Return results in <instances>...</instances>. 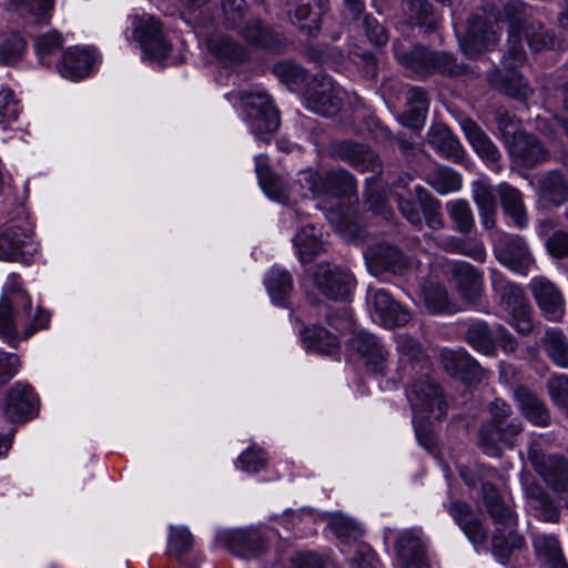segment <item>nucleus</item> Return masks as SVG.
<instances>
[{
	"instance_id": "nucleus-58",
	"label": "nucleus",
	"mask_w": 568,
	"mask_h": 568,
	"mask_svg": "<svg viewBox=\"0 0 568 568\" xmlns=\"http://www.w3.org/2000/svg\"><path fill=\"white\" fill-rule=\"evenodd\" d=\"M63 38L55 30L45 32L36 38L34 48L38 57L43 59L62 47Z\"/></svg>"
},
{
	"instance_id": "nucleus-18",
	"label": "nucleus",
	"mask_w": 568,
	"mask_h": 568,
	"mask_svg": "<svg viewBox=\"0 0 568 568\" xmlns=\"http://www.w3.org/2000/svg\"><path fill=\"white\" fill-rule=\"evenodd\" d=\"M314 284L327 298L344 300L354 287V278L338 266L320 264L314 273Z\"/></svg>"
},
{
	"instance_id": "nucleus-3",
	"label": "nucleus",
	"mask_w": 568,
	"mask_h": 568,
	"mask_svg": "<svg viewBox=\"0 0 568 568\" xmlns=\"http://www.w3.org/2000/svg\"><path fill=\"white\" fill-rule=\"evenodd\" d=\"M490 282L500 305L509 314L510 324L521 334L530 333L532 331L531 307L524 295L523 288L509 282L496 268L490 270Z\"/></svg>"
},
{
	"instance_id": "nucleus-2",
	"label": "nucleus",
	"mask_w": 568,
	"mask_h": 568,
	"mask_svg": "<svg viewBox=\"0 0 568 568\" xmlns=\"http://www.w3.org/2000/svg\"><path fill=\"white\" fill-rule=\"evenodd\" d=\"M407 399L413 412V425L420 439L432 420L446 414L447 404L438 384L428 375L416 379L407 390Z\"/></svg>"
},
{
	"instance_id": "nucleus-63",
	"label": "nucleus",
	"mask_w": 568,
	"mask_h": 568,
	"mask_svg": "<svg viewBox=\"0 0 568 568\" xmlns=\"http://www.w3.org/2000/svg\"><path fill=\"white\" fill-rule=\"evenodd\" d=\"M457 254L466 255L476 262H484L487 251L484 243L475 237H463Z\"/></svg>"
},
{
	"instance_id": "nucleus-30",
	"label": "nucleus",
	"mask_w": 568,
	"mask_h": 568,
	"mask_svg": "<svg viewBox=\"0 0 568 568\" xmlns=\"http://www.w3.org/2000/svg\"><path fill=\"white\" fill-rule=\"evenodd\" d=\"M446 372L456 378L473 382L479 375L478 363L464 349H448L442 353Z\"/></svg>"
},
{
	"instance_id": "nucleus-35",
	"label": "nucleus",
	"mask_w": 568,
	"mask_h": 568,
	"mask_svg": "<svg viewBox=\"0 0 568 568\" xmlns=\"http://www.w3.org/2000/svg\"><path fill=\"white\" fill-rule=\"evenodd\" d=\"M518 409L534 425L546 426L550 416L545 404L526 387L519 386L514 392Z\"/></svg>"
},
{
	"instance_id": "nucleus-8",
	"label": "nucleus",
	"mask_w": 568,
	"mask_h": 568,
	"mask_svg": "<svg viewBox=\"0 0 568 568\" xmlns=\"http://www.w3.org/2000/svg\"><path fill=\"white\" fill-rule=\"evenodd\" d=\"M23 307L24 312L31 308L30 296L20 287L19 277L10 275L4 284L3 294L0 298V336L11 342L17 336V324L13 310Z\"/></svg>"
},
{
	"instance_id": "nucleus-41",
	"label": "nucleus",
	"mask_w": 568,
	"mask_h": 568,
	"mask_svg": "<svg viewBox=\"0 0 568 568\" xmlns=\"http://www.w3.org/2000/svg\"><path fill=\"white\" fill-rule=\"evenodd\" d=\"M532 544L538 558L548 568H568L559 541L554 535H534Z\"/></svg>"
},
{
	"instance_id": "nucleus-49",
	"label": "nucleus",
	"mask_w": 568,
	"mask_h": 568,
	"mask_svg": "<svg viewBox=\"0 0 568 568\" xmlns=\"http://www.w3.org/2000/svg\"><path fill=\"white\" fill-rule=\"evenodd\" d=\"M424 303L433 314L454 313L456 305L452 302L446 288L438 283H428L423 288Z\"/></svg>"
},
{
	"instance_id": "nucleus-16",
	"label": "nucleus",
	"mask_w": 568,
	"mask_h": 568,
	"mask_svg": "<svg viewBox=\"0 0 568 568\" xmlns=\"http://www.w3.org/2000/svg\"><path fill=\"white\" fill-rule=\"evenodd\" d=\"M367 302L373 320L386 327L404 325L410 318L409 312L383 288L369 287Z\"/></svg>"
},
{
	"instance_id": "nucleus-60",
	"label": "nucleus",
	"mask_w": 568,
	"mask_h": 568,
	"mask_svg": "<svg viewBox=\"0 0 568 568\" xmlns=\"http://www.w3.org/2000/svg\"><path fill=\"white\" fill-rule=\"evenodd\" d=\"M274 74L284 83L297 84L305 79V71L296 63L283 61L274 65Z\"/></svg>"
},
{
	"instance_id": "nucleus-4",
	"label": "nucleus",
	"mask_w": 568,
	"mask_h": 568,
	"mask_svg": "<svg viewBox=\"0 0 568 568\" xmlns=\"http://www.w3.org/2000/svg\"><path fill=\"white\" fill-rule=\"evenodd\" d=\"M535 51L546 50L554 44V34L538 21H525L518 26L511 24L508 31L506 60L511 67L521 64L526 59L523 41Z\"/></svg>"
},
{
	"instance_id": "nucleus-56",
	"label": "nucleus",
	"mask_w": 568,
	"mask_h": 568,
	"mask_svg": "<svg viewBox=\"0 0 568 568\" xmlns=\"http://www.w3.org/2000/svg\"><path fill=\"white\" fill-rule=\"evenodd\" d=\"M193 538L189 529L184 526L170 527V535L168 541V550L171 555L181 559L192 546Z\"/></svg>"
},
{
	"instance_id": "nucleus-26",
	"label": "nucleus",
	"mask_w": 568,
	"mask_h": 568,
	"mask_svg": "<svg viewBox=\"0 0 568 568\" xmlns=\"http://www.w3.org/2000/svg\"><path fill=\"white\" fill-rule=\"evenodd\" d=\"M95 53L85 48H69L58 65L62 78L77 81L88 77L95 64Z\"/></svg>"
},
{
	"instance_id": "nucleus-37",
	"label": "nucleus",
	"mask_w": 568,
	"mask_h": 568,
	"mask_svg": "<svg viewBox=\"0 0 568 568\" xmlns=\"http://www.w3.org/2000/svg\"><path fill=\"white\" fill-rule=\"evenodd\" d=\"M335 152L361 171H375L379 165L377 155L363 144L343 141L336 146Z\"/></svg>"
},
{
	"instance_id": "nucleus-12",
	"label": "nucleus",
	"mask_w": 568,
	"mask_h": 568,
	"mask_svg": "<svg viewBox=\"0 0 568 568\" xmlns=\"http://www.w3.org/2000/svg\"><path fill=\"white\" fill-rule=\"evenodd\" d=\"M494 255L510 271L527 275L535 265L532 254L519 235H501L494 242Z\"/></svg>"
},
{
	"instance_id": "nucleus-39",
	"label": "nucleus",
	"mask_w": 568,
	"mask_h": 568,
	"mask_svg": "<svg viewBox=\"0 0 568 568\" xmlns=\"http://www.w3.org/2000/svg\"><path fill=\"white\" fill-rule=\"evenodd\" d=\"M394 52L398 62L419 75H428L433 72L432 51L416 47L407 51L402 43H394Z\"/></svg>"
},
{
	"instance_id": "nucleus-17",
	"label": "nucleus",
	"mask_w": 568,
	"mask_h": 568,
	"mask_svg": "<svg viewBox=\"0 0 568 568\" xmlns=\"http://www.w3.org/2000/svg\"><path fill=\"white\" fill-rule=\"evenodd\" d=\"M529 457L546 484L568 506V460L558 456L541 458L536 452H530Z\"/></svg>"
},
{
	"instance_id": "nucleus-45",
	"label": "nucleus",
	"mask_w": 568,
	"mask_h": 568,
	"mask_svg": "<svg viewBox=\"0 0 568 568\" xmlns=\"http://www.w3.org/2000/svg\"><path fill=\"white\" fill-rule=\"evenodd\" d=\"M304 346L315 353L331 355L339 348L337 337L322 326H313L303 333Z\"/></svg>"
},
{
	"instance_id": "nucleus-53",
	"label": "nucleus",
	"mask_w": 568,
	"mask_h": 568,
	"mask_svg": "<svg viewBox=\"0 0 568 568\" xmlns=\"http://www.w3.org/2000/svg\"><path fill=\"white\" fill-rule=\"evenodd\" d=\"M428 181L440 194L455 192L462 187L460 175L449 168H438L429 174Z\"/></svg>"
},
{
	"instance_id": "nucleus-6",
	"label": "nucleus",
	"mask_w": 568,
	"mask_h": 568,
	"mask_svg": "<svg viewBox=\"0 0 568 568\" xmlns=\"http://www.w3.org/2000/svg\"><path fill=\"white\" fill-rule=\"evenodd\" d=\"M243 106L246 122L257 138L275 132L280 126V115L270 97L262 90L243 93Z\"/></svg>"
},
{
	"instance_id": "nucleus-62",
	"label": "nucleus",
	"mask_w": 568,
	"mask_h": 568,
	"mask_svg": "<svg viewBox=\"0 0 568 568\" xmlns=\"http://www.w3.org/2000/svg\"><path fill=\"white\" fill-rule=\"evenodd\" d=\"M397 351L400 356V361H414L418 359L422 355V347L417 339L407 335L400 334L396 338Z\"/></svg>"
},
{
	"instance_id": "nucleus-33",
	"label": "nucleus",
	"mask_w": 568,
	"mask_h": 568,
	"mask_svg": "<svg viewBox=\"0 0 568 568\" xmlns=\"http://www.w3.org/2000/svg\"><path fill=\"white\" fill-rule=\"evenodd\" d=\"M54 1L53 0H9L8 9L28 23L45 24L50 21Z\"/></svg>"
},
{
	"instance_id": "nucleus-14",
	"label": "nucleus",
	"mask_w": 568,
	"mask_h": 568,
	"mask_svg": "<svg viewBox=\"0 0 568 568\" xmlns=\"http://www.w3.org/2000/svg\"><path fill=\"white\" fill-rule=\"evenodd\" d=\"M300 183L314 195L341 196L351 194L355 190L354 178L345 170L329 171L324 176L306 170L301 172Z\"/></svg>"
},
{
	"instance_id": "nucleus-38",
	"label": "nucleus",
	"mask_w": 568,
	"mask_h": 568,
	"mask_svg": "<svg viewBox=\"0 0 568 568\" xmlns=\"http://www.w3.org/2000/svg\"><path fill=\"white\" fill-rule=\"evenodd\" d=\"M427 141L442 156L453 161L462 160L463 148L448 128L444 125L433 126L427 134Z\"/></svg>"
},
{
	"instance_id": "nucleus-1",
	"label": "nucleus",
	"mask_w": 568,
	"mask_h": 568,
	"mask_svg": "<svg viewBox=\"0 0 568 568\" xmlns=\"http://www.w3.org/2000/svg\"><path fill=\"white\" fill-rule=\"evenodd\" d=\"M481 490L488 513L498 525L493 534V554L498 560L504 561L510 551L521 548L524 539L514 529L516 517L513 509L500 498L496 488L485 481Z\"/></svg>"
},
{
	"instance_id": "nucleus-24",
	"label": "nucleus",
	"mask_w": 568,
	"mask_h": 568,
	"mask_svg": "<svg viewBox=\"0 0 568 568\" xmlns=\"http://www.w3.org/2000/svg\"><path fill=\"white\" fill-rule=\"evenodd\" d=\"M508 151L515 160L528 168L546 162L550 156L539 140L526 132L514 133Z\"/></svg>"
},
{
	"instance_id": "nucleus-21",
	"label": "nucleus",
	"mask_w": 568,
	"mask_h": 568,
	"mask_svg": "<svg viewBox=\"0 0 568 568\" xmlns=\"http://www.w3.org/2000/svg\"><path fill=\"white\" fill-rule=\"evenodd\" d=\"M447 267L460 296L469 303L477 304L484 290L481 273L463 261L450 262Z\"/></svg>"
},
{
	"instance_id": "nucleus-10",
	"label": "nucleus",
	"mask_w": 568,
	"mask_h": 568,
	"mask_svg": "<svg viewBox=\"0 0 568 568\" xmlns=\"http://www.w3.org/2000/svg\"><path fill=\"white\" fill-rule=\"evenodd\" d=\"M222 11L227 22L251 43L264 48H272L273 37L268 29L255 18L245 20L244 0H222Z\"/></svg>"
},
{
	"instance_id": "nucleus-36",
	"label": "nucleus",
	"mask_w": 568,
	"mask_h": 568,
	"mask_svg": "<svg viewBox=\"0 0 568 568\" xmlns=\"http://www.w3.org/2000/svg\"><path fill=\"white\" fill-rule=\"evenodd\" d=\"M471 195L479 211L483 226L487 230L493 229L495 226L497 203L491 186L484 180L474 181Z\"/></svg>"
},
{
	"instance_id": "nucleus-61",
	"label": "nucleus",
	"mask_w": 568,
	"mask_h": 568,
	"mask_svg": "<svg viewBox=\"0 0 568 568\" xmlns=\"http://www.w3.org/2000/svg\"><path fill=\"white\" fill-rule=\"evenodd\" d=\"M548 392L551 399L568 413V376H555L548 382Z\"/></svg>"
},
{
	"instance_id": "nucleus-42",
	"label": "nucleus",
	"mask_w": 568,
	"mask_h": 568,
	"mask_svg": "<svg viewBox=\"0 0 568 568\" xmlns=\"http://www.w3.org/2000/svg\"><path fill=\"white\" fill-rule=\"evenodd\" d=\"M230 548L240 557L257 556L265 549L260 531L255 529L234 530L230 536Z\"/></svg>"
},
{
	"instance_id": "nucleus-7",
	"label": "nucleus",
	"mask_w": 568,
	"mask_h": 568,
	"mask_svg": "<svg viewBox=\"0 0 568 568\" xmlns=\"http://www.w3.org/2000/svg\"><path fill=\"white\" fill-rule=\"evenodd\" d=\"M396 568H430L427 557V539L419 528L400 531L394 541Z\"/></svg>"
},
{
	"instance_id": "nucleus-11",
	"label": "nucleus",
	"mask_w": 568,
	"mask_h": 568,
	"mask_svg": "<svg viewBox=\"0 0 568 568\" xmlns=\"http://www.w3.org/2000/svg\"><path fill=\"white\" fill-rule=\"evenodd\" d=\"M497 7L487 12L485 20L474 17L468 21L467 33L460 42L463 51L470 58L479 54L484 49L497 41L500 31V19L497 17Z\"/></svg>"
},
{
	"instance_id": "nucleus-9",
	"label": "nucleus",
	"mask_w": 568,
	"mask_h": 568,
	"mask_svg": "<svg viewBox=\"0 0 568 568\" xmlns=\"http://www.w3.org/2000/svg\"><path fill=\"white\" fill-rule=\"evenodd\" d=\"M393 196L402 215L414 226H422L420 210L429 203L432 197L419 184L413 183L410 175L399 176L394 184Z\"/></svg>"
},
{
	"instance_id": "nucleus-23",
	"label": "nucleus",
	"mask_w": 568,
	"mask_h": 568,
	"mask_svg": "<svg viewBox=\"0 0 568 568\" xmlns=\"http://www.w3.org/2000/svg\"><path fill=\"white\" fill-rule=\"evenodd\" d=\"M529 287L542 312L552 321H560L565 313V303L561 292L549 280L534 277Z\"/></svg>"
},
{
	"instance_id": "nucleus-34",
	"label": "nucleus",
	"mask_w": 568,
	"mask_h": 568,
	"mask_svg": "<svg viewBox=\"0 0 568 568\" xmlns=\"http://www.w3.org/2000/svg\"><path fill=\"white\" fill-rule=\"evenodd\" d=\"M496 193L499 195L501 207L513 223L524 229L528 224L527 212L523 199V194L510 184L504 182L498 184Z\"/></svg>"
},
{
	"instance_id": "nucleus-51",
	"label": "nucleus",
	"mask_w": 568,
	"mask_h": 568,
	"mask_svg": "<svg viewBox=\"0 0 568 568\" xmlns=\"http://www.w3.org/2000/svg\"><path fill=\"white\" fill-rule=\"evenodd\" d=\"M281 568H338L328 557L312 551L295 552L286 562L280 561Z\"/></svg>"
},
{
	"instance_id": "nucleus-32",
	"label": "nucleus",
	"mask_w": 568,
	"mask_h": 568,
	"mask_svg": "<svg viewBox=\"0 0 568 568\" xmlns=\"http://www.w3.org/2000/svg\"><path fill=\"white\" fill-rule=\"evenodd\" d=\"M365 260L372 271L384 268L397 272L407 266L403 253L396 246L388 244L369 247L365 252Z\"/></svg>"
},
{
	"instance_id": "nucleus-19",
	"label": "nucleus",
	"mask_w": 568,
	"mask_h": 568,
	"mask_svg": "<svg viewBox=\"0 0 568 568\" xmlns=\"http://www.w3.org/2000/svg\"><path fill=\"white\" fill-rule=\"evenodd\" d=\"M466 338L475 349L486 355H491L496 345H500L507 352H513L516 348L514 337L503 326H497L493 333L488 325L483 322L471 323L467 329Z\"/></svg>"
},
{
	"instance_id": "nucleus-47",
	"label": "nucleus",
	"mask_w": 568,
	"mask_h": 568,
	"mask_svg": "<svg viewBox=\"0 0 568 568\" xmlns=\"http://www.w3.org/2000/svg\"><path fill=\"white\" fill-rule=\"evenodd\" d=\"M406 100L407 109L403 114V122L407 126L419 128L428 110L426 93L423 89L414 87L408 90Z\"/></svg>"
},
{
	"instance_id": "nucleus-46",
	"label": "nucleus",
	"mask_w": 568,
	"mask_h": 568,
	"mask_svg": "<svg viewBox=\"0 0 568 568\" xmlns=\"http://www.w3.org/2000/svg\"><path fill=\"white\" fill-rule=\"evenodd\" d=\"M207 49L220 60L241 62L246 59V51L224 34H212L206 39Z\"/></svg>"
},
{
	"instance_id": "nucleus-54",
	"label": "nucleus",
	"mask_w": 568,
	"mask_h": 568,
	"mask_svg": "<svg viewBox=\"0 0 568 568\" xmlns=\"http://www.w3.org/2000/svg\"><path fill=\"white\" fill-rule=\"evenodd\" d=\"M26 41L18 34H10L0 47V62L12 65L19 62L26 52Z\"/></svg>"
},
{
	"instance_id": "nucleus-31",
	"label": "nucleus",
	"mask_w": 568,
	"mask_h": 568,
	"mask_svg": "<svg viewBox=\"0 0 568 568\" xmlns=\"http://www.w3.org/2000/svg\"><path fill=\"white\" fill-rule=\"evenodd\" d=\"M32 246L30 232L12 226L0 233V260L18 261L24 253H29Z\"/></svg>"
},
{
	"instance_id": "nucleus-20",
	"label": "nucleus",
	"mask_w": 568,
	"mask_h": 568,
	"mask_svg": "<svg viewBox=\"0 0 568 568\" xmlns=\"http://www.w3.org/2000/svg\"><path fill=\"white\" fill-rule=\"evenodd\" d=\"M291 21L310 34L321 28L322 16L329 0H283Z\"/></svg>"
},
{
	"instance_id": "nucleus-13",
	"label": "nucleus",
	"mask_w": 568,
	"mask_h": 568,
	"mask_svg": "<svg viewBox=\"0 0 568 568\" xmlns=\"http://www.w3.org/2000/svg\"><path fill=\"white\" fill-rule=\"evenodd\" d=\"M133 38L140 43L149 59L162 61L169 58L171 43L163 36L160 23L153 17H134Z\"/></svg>"
},
{
	"instance_id": "nucleus-15",
	"label": "nucleus",
	"mask_w": 568,
	"mask_h": 568,
	"mask_svg": "<svg viewBox=\"0 0 568 568\" xmlns=\"http://www.w3.org/2000/svg\"><path fill=\"white\" fill-rule=\"evenodd\" d=\"M341 90L335 87L329 77L315 78L306 93V108L315 113L332 116L342 106Z\"/></svg>"
},
{
	"instance_id": "nucleus-29",
	"label": "nucleus",
	"mask_w": 568,
	"mask_h": 568,
	"mask_svg": "<svg viewBox=\"0 0 568 568\" xmlns=\"http://www.w3.org/2000/svg\"><path fill=\"white\" fill-rule=\"evenodd\" d=\"M448 513L474 545H483L487 540V530L467 504L452 501Z\"/></svg>"
},
{
	"instance_id": "nucleus-5",
	"label": "nucleus",
	"mask_w": 568,
	"mask_h": 568,
	"mask_svg": "<svg viewBox=\"0 0 568 568\" xmlns=\"http://www.w3.org/2000/svg\"><path fill=\"white\" fill-rule=\"evenodd\" d=\"M332 532L344 544H355L354 555L351 557L353 568H377L375 552L369 545L358 542L363 536L361 525L342 513H333L328 517Z\"/></svg>"
},
{
	"instance_id": "nucleus-55",
	"label": "nucleus",
	"mask_w": 568,
	"mask_h": 568,
	"mask_svg": "<svg viewBox=\"0 0 568 568\" xmlns=\"http://www.w3.org/2000/svg\"><path fill=\"white\" fill-rule=\"evenodd\" d=\"M20 113L19 102L14 99L13 92L0 87V125L7 129L17 121Z\"/></svg>"
},
{
	"instance_id": "nucleus-59",
	"label": "nucleus",
	"mask_w": 568,
	"mask_h": 568,
	"mask_svg": "<svg viewBox=\"0 0 568 568\" xmlns=\"http://www.w3.org/2000/svg\"><path fill=\"white\" fill-rule=\"evenodd\" d=\"M265 463L266 459L262 449L251 446L240 455L237 467L246 473H257L265 466Z\"/></svg>"
},
{
	"instance_id": "nucleus-40",
	"label": "nucleus",
	"mask_w": 568,
	"mask_h": 568,
	"mask_svg": "<svg viewBox=\"0 0 568 568\" xmlns=\"http://www.w3.org/2000/svg\"><path fill=\"white\" fill-rule=\"evenodd\" d=\"M321 232L314 225L308 224L301 227L293 237V245L301 263H307L315 255L323 251V242Z\"/></svg>"
},
{
	"instance_id": "nucleus-22",
	"label": "nucleus",
	"mask_w": 568,
	"mask_h": 568,
	"mask_svg": "<svg viewBox=\"0 0 568 568\" xmlns=\"http://www.w3.org/2000/svg\"><path fill=\"white\" fill-rule=\"evenodd\" d=\"M520 432L521 424L515 419L507 425L486 423L479 430V445L487 455L496 456L503 447L511 446Z\"/></svg>"
},
{
	"instance_id": "nucleus-25",
	"label": "nucleus",
	"mask_w": 568,
	"mask_h": 568,
	"mask_svg": "<svg viewBox=\"0 0 568 568\" xmlns=\"http://www.w3.org/2000/svg\"><path fill=\"white\" fill-rule=\"evenodd\" d=\"M349 345L366 361V365L372 366L374 371L381 374H385L388 352L376 336L365 331H356L349 339Z\"/></svg>"
},
{
	"instance_id": "nucleus-50",
	"label": "nucleus",
	"mask_w": 568,
	"mask_h": 568,
	"mask_svg": "<svg viewBox=\"0 0 568 568\" xmlns=\"http://www.w3.org/2000/svg\"><path fill=\"white\" fill-rule=\"evenodd\" d=\"M264 285L275 303H282L292 291V277L287 271L272 267L264 278Z\"/></svg>"
},
{
	"instance_id": "nucleus-57",
	"label": "nucleus",
	"mask_w": 568,
	"mask_h": 568,
	"mask_svg": "<svg viewBox=\"0 0 568 568\" xmlns=\"http://www.w3.org/2000/svg\"><path fill=\"white\" fill-rule=\"evenodd\" d=\"M499 82L496 87L504 91L506 94L515 98H525L529 93V88L521 75L516 71H510L506 74L498 75Z\"/></svg>"
},
{
	"instance_id": "nucleus-44",
	"label": "nucleus",
	"mask_w": 568,
	"mask_h": 568,
	"mask_svg": "<svg viewBox=\"0 0 568 568\" xmlns=\"http://www.w3.org/2000/svg\"><path fill=\"white\" fill-rule=\"evenodd\" d=\"M539 190L541 199L556 206L568 201V182L556 171L540 178Z\"/></svg>"
},
{
	"instance_id": "nucleus-28",
	"label": "nucleus",
	"mask_w": 568,
	"mask_h": 568,
	"mask_svg": "<svg viewBox=\"0 0 568 568\" xmlns=\"http://www.w3.org/2000/svg\"><path fill=\"white\" fill-rule=\"evenodd\" d=\"M460 125L476 153L494 170H499L500 152L493 141L470 119H465Z\"/></svg>"
},
{
	"instance_id": "nucleus-64",
	"label": "nucleus",
	"mask_w": 568,
	"mask_h": 568,
	"mask_svg": "<svg viewBox=\"0 0 568 568\" xmlns=\"http://www.w3.org/2000/svg\"><path fill=\"white\" fill-rule=\"evenodd\" d=\"M549 254L561 258L568 255V233L555 232L546 242Z\"/></svg>"
},
{
	"instance_id": "nucleus-48",
	"label": "nucleus",
	"mask_w": 568,
	"mask_h": 568,
	"mask_svg": "<svg viewBox=\"0 0 568 568\" xmlns=\"http://www.w3.org/2000/svg\"><path fill=\"white\" fill-rule=\"evenodd\" d=\"M542 346L550 359L559 367L568 368V341L559 328H548Z\"/></svg>"
},
{
	"instance_id": "nucleus-27",
	"label": "nucleus",
	"mask_w": 568,
	"mask_h": 568,
	"mask_svg": "<svg viewBox=\"0 0 568 568\" xmlns=\"http://www.w3.org/2000/svg\"><path fill=\"white\" fill-rule=\"evenodd\" d=\"M38 398L32 388L23 383H16L4 398V412L11 420L28 417L36 410Z\"/></svg>"
},
{
	"instance_id": "nucleus-52",
	"label": "nucleus",
	"mask_w": 568,
	"mask_h": 568,
	"mask_svg": "<svg viewBox=\"0 0 568 568\" xmlns=\"http://www.w3.org/2000/svg\"><path fill=\"white\" fill-rule=\"evenodd\" d=\"M449 217L456 224V229L462 233H469L475 220L471 209L466 200H455L446 204Z\"/></svg>"
},
{
	"instance_id": "nucleus-43",
	"label": "nucleus",
	"mask_w": 568,
	"mask_h": 568,
	"mask_svg": "<svg viewBox=\"0 0 568 568\" xmlns=\"http://www.w3.org/2000/svg\"><path fill=\"white\" fill-rule=\"evenodd\" d=\"M255 170L258 183L270 199L278 202L287 200L286 185L282 179L273 174L262 154L255 158Z\"/></svg>"
}]
</instances>
